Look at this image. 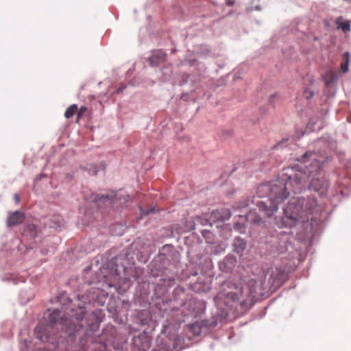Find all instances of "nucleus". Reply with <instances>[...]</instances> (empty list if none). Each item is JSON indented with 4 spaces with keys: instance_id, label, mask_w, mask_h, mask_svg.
<instances>
[{
    "instance_id": "nucleus-1",
    "label": "nucleus",
    "mask_w": 351,
    "mask_h": 351,
    "mask_svg": "<svg viewBox=\"0 0 351 351\" xmlns=\"http://www.w3.org/2000/svg\"><path fill=\"white\" fill-rule=\"evenodd\" d=\"M313 152H308L297 160L301 163L300 169L288 167L283 169L281 176L270 186V197L258 200L256 205L261 212L267 217L272 216L278 209V204L291 195L299 193L303 183L312 177L309 187L321 196L326 195L329 186L328 180L322 175L323 162L317 158Z\"/></svg>"
},
{
    "instance_id": "nucleus-2",
    "label": "nucleus",
    "mask_w": 351,
    "mask_h": 351,
    "mask_svg": "<svg viewBox=\"0 0 351 351\" xmlns=\"http://www.w3.org/2000/svg\"><path fill=\"white\" fill-rule=\"evenodd\" d=\"M321 211V206L318 204L315 197H293L283 208L282 225L292 228L298 222L304 223L309 221L313 225L319 218Z\"/></svg>"
},
{
    "instance_id": "nucleus-3",
    "label": "nucleus",
    "mask_w": 351,
    "mask_h": 351,
    "mask_svg": "<svg viewBox=\"0 0 351 351\" xmlns=\"http://www.w3.org/2000/svg\"><path fill=\"white\" fill-rule=\"evenodd\" d=\"M228 287L230 291L224 289L218 293L215 298L216 302L219 300H224L226 306L239 307L241 312L248 311L253 306L256 296L254 288L248 285L240 286L230 285Z\"/></svg>"
},
{
    "instance_id": "nucleus-4",
    "label": "nucleus",
    "mask_w": 351,
    "mask_h": 351,
    "mask_svg": "<svg viewBox=\"0 0 351 351\" xmlns=\"http://www.w3.org/2000/svg\"><path fill=\"white\" fill-rule=\"evenodd\" d=\"M64 314L61 315V311L57 308H48L43 316V324L46 326L53 327L57 323L66 327V329H72V324L74 319L80 322L82 320L85 306L80 304H74L69 300L68 304L62 308Z\"/></svg>"
},
{
    "instance_id": "nucleus-5",
    "label": "nucleus",
    "mask_w": 351,
    "mask_h": 351,
    "mask_svg": "<svg viewBox=\"0 0 351 351\" xmlns=\"http://www.w3.org/2000/svg\"><path fill=\"white\" fill-rule=\"evenodd\" d=\"M95 290L90 289L84 294L77 296V304L84 306L86 309V304H90L95 300ZM84 313H86V311ZM84 315H85V314H84ZM104 317L105 315L103 311L101 309H97L86 315L84 319V324H83L84 316H83L82 320L80 322H77L74 319V324H72V329H84L85 327L89 329H97Z\"/></svg>"
},
{
    "instance_id": "nucleus-6",
    "label": "nucleus",
    "mask_w": 351,
    "mask_h": 351,
    "mask_svg": "<svg viewBox=\"0 0 351 351\" xmlns=\"http://www.w3.org/2000/svg\"><path fill=\"white\" fill-rule=\"evenodd\" d=\"M171 330H161L160 337L164 336H169V340L173 341V348L174 349L178 350H182L186 347H188L190 346L191 343H192V341H193L192 339V337H198L201 335L202 330H187V333L186 334V337H180L179 335H176L175 332H173L172 334H170V332ZM173 332H176V330H173Z\"/></svg>"
},
{
    "instance_id": "nucleus-7",
    "label": "nucleus",
    "mask_w": 351,
    "mask_h": 351,
    "mask_svg": "<svg viewBox=\"0 0 351 351\" xmlns=\"http://www.w3.org/2000/svg\"><path fill=\"white\" fill-rule=\"evenodd\" d=\"M132 342L134 351H148L152 343L150 332L143 330L138 335L134 336Z\"/></svg>"
},
{
    "instance_id": "nucleus-8",
    "label": "nucleus",
    "mask_w": 351,
    "mask_h": 351,
    "mask_svg": "<svg viewBox=\"0 0 351 351\" xmlns=\"http://www.w3.org/2000/svg\"><path fill=\"white\" fill-rule=\"evenodd\" d=\"M287 273L280 268L272 269L269 273L268 284L269 289L275 290L281 287L287 280Z\"/></svg>"
},
{
    "instance_id": "nucleus-9",
    "label": "nucleus",
    "mask_w": 351,
    "mask_h": 351,
    "mask_svg": "<svg viewBox=\"0 0 351 351\" xmlns=\"http://www.w3.org/2000/svg\"><path fill=\"white\" fill-rule=\"evenodd\" d=\"M25 219V214L19 210L10 212L6 220L8 227H14L21 225Z\"/></svg>"
},
{
    "instance_id": "nucleus-10",
    "label": "nucleus",
    "mask_w": 351,
    "mask_h": 351,
    "mask_svg": "<svg viewBox=\"0 0 351 351\" xmlns=\"http://www.w3.org/2000/svg\"><path fill=\"white\" fill-rule=\"evenodd\" d=\"M230 217V209L225 208L214 210L210 214V219L214 221H224L228 220Z\"/></svg>"
},
{
    "instance_id": "nucleus-11",
    "label": "nucleus",
    "mask_w": 351,
    "mask_h": 351,
    "mask_svg": "<svg viewBox=\"0 0 351 351\" xmlns=\"http://www.w3.org/2000/svg\"><path fill=\"white\" fill-rule=\"evenodd\" d=\"M29 330H20L19 333V340L21 343V351H30L32 346V338L30 339H27V337L29 336Z\"/></svg>"
},
{
    "instance_id": "nucleus-12",
    "label": "nucleus",
    "mask_w": 351,
    "mask_h": 351,
    "mask_svg": "<svg viewBox=\"0 0 351 351\" xmlns=\"http://www.w3.org/2000/svg\"><path fill=\"white\" fill-rule=\"evenodd\" d=\"M167 60V53L162 50L154 51L149 57V64L151 66H158L165 62Z\"/></svg>"
},
{
    "instance_id": "nucleus-13",
    "label": "nucleus",
    "mask_w": 351,
    "mask_h": 351,
    "mask_svg": "<svg viewBox=\"0 0 351 351\" xmlns=\"http://www.w3.org/2000/svg\"><path fill=\"white\" fill-rule=\"evenodd\" d=\"M234 251L240 254L242 253L246 247V242L240 237H235L233 242Z\"/></svg>"
},
{
    "instance_id": "nucleus-14",
    "label": "nucleus",
    "mask_w": 351,
    "mask_h": 351,
    "mask_svg": "<svg viewBox=\"0 0 351 351\" xmlns=\"http://www.w3.org/2000/svg\"><path fill=\"white\" fill-rule=\"evenodd\" d=\"M23 232L32 238H36L38 236L37 226L33 223L27 224L24 227Z\"/></svg>"
},
{
    "instance_id": "nucleus-15",
    "label": "nucleus",
    "mask_w": 351,
    "mask_h": 351,
    "mask_svg": "<svg viewBox=\"0 0 351 351\" xmlns=\"http://www.w3.org/2000/svg\"><path fill=\"white\" fill-rule=\"evenodd\" d=\"M88 199L95 204H98L99 206H100L99 202L108 201L110 199V197L108 195H99L95 193H92L88 197Z\"/></svg>"
},
{
    "instance_id": "nucleus-16",
    "label": "nucleus",
    "mask_w": 351,
    "mask_h": 351,
    "mask_svg": "<svg viewBox=\"0 0 351 351\" xmlns=\"http://www.w3.org/2000/svg\"><path fill=\"white\" fill-rule=\"evenodd\" d=\"M152 322V319L149 317V314H146L144 316V314H142V317L137 318L136 323L141 326H149L150 327V323Z\"/></svg>"
},
{
    "instance_id": "nucleus-17",
    "label": "nucleus",
    "mask_w": 351,
    "mask_h": 351,
    "mask_svg": "<svg viewBox=\"0 0 351 351\" xmlns=\"http://www.w3.org/2000/svg\"><path fill=\"white\" fill-rule=\"evenodd\" d=\"M78 108L77 104L71 105L65 111L64 116L66 119L72 117L74 114H77Z\"/></svg>"
},
{
    "instance_id": "nucleus-18",
    "label": "nucleus",
    "mask_w": 351,
    "mask_h": 351,
    "mask_svg": "<svg viewBox=\"0 0 351 351\" xmlns=\"http://www.w3.org/2000/svg\"><path fill=\"white\" fill-rule=\"evenodd\" d=\"M337 27L341 29L344 33L350 31V22L346 21L345 22L339 23H337Z\"/></svg>"
},
{
    "instance_id": "nucleus-19",
    "label": "nucleus",
    "mask_w": 351,
    "mask_h": 351,
    "mask_svg": "<svg viewBox=\"0 0 351 351\" xmlns=\"http://www.w3.org/2000/svg\"><path fill=\"white\" fill-rule=\"evenodd\" d=\"M88 112V109L86 107L82 106L77 110V121H78L80 119L85 116V113Z\"/></svg>"
},
{
    "instance_id": "nucleus-20",
    "label": "nucleus",
    "mask_w": 351,
    "mask_h": 351,
    "mask_svg": "<svg viewBox=\"0 0 351 351\" xmlns=\"http://www.w3.org/2000/svg\"><path fill=\"white\" fill-rule=\"evenodd\" d=\"M314 90L306 88L304 90L303 95L306 99H311L314 95Z\"/></svg>"
},
{
    "instance_id": "nucleus-21",
    "label": "nucleus",
    "mask_w": 351,
    "mask_h": 351,
    "mask_svg": "<svg viewBox=\"0 0 351 351\" xmlns=\"http://www.w3.org/2000/svg\"><path fill=\"white\" fill-rule=\"evenodd\" d=\"M32 331L34 335H36V337L38 339H39V340L41 341H45L47 339V337H43V336H41V335L46 330H32Z\"/></svg>"
},
{
    "instance_id": "nucleus-22",
    "label": "nucleus",
    "mask_w": 351,
    "mask_h": 351,
    "mask_svg": "<svg viewBox=\"0 0 351 351\" xmlns=\"http://www.w3.org/2000/svg\"><path fill=\"white\" fill-rule=\"evenodd\" d=\"M197 221L199 222H200L203 226H206V225L210 223H209V219H206V218L204 219L202 217H197Z\"/></svg>"
},
{
    "instance_id": "nucleus-23",
    "label": "nucleus",
    "mask_w": 351,
    "mask_h": 351,
    "mask_svg": "<svg viewBox=\"0 0 351 351\" xmlns=\"http://www.w3.org/2000/svg\"><path fill=\"white\" fill-rule=\"evenodd\" d=\"M348 64L349 63H348V61H346L344 63L341 64V69L343 72L346 73L348 71Z\"/></svg>"
},
{
    "instance_id": "nucleus-24",
    "label": "nucleus",
    "mask_w": 351,
    "mask_h": 351,
    "mask_svg": "<svg viewBox=\"0 0 351 351\" xmlns=\"http://www.w3.org/2000/svg\"><path fill=\"white\" fill-rule=\"evenodd\" d=\"M330 75L332 77V79L326 80V84L327 86H328L332 82H335L337 80V77L333 74L331 73Z\"/></svg>"
},
{
    "instance_id": "nucleus-25",
    "label": "nucleus",
    "mask_w": 351,
    "mask_h": 351,
    "mask_svg": "<svg viewBox=\"0 0 351 351\" xmlns=\"http://www.w3.org/2000/svg\"><path fill=\"white\" fill-rule=\"evenodd\" d=\"M216 326H217L216 321H213L210 323L205 324V325H204V326H208V327H210V328L215 327Z\"/></svg>"
},
{
    "instance_id": "nucleus-26",
    "label": "nucleus",
    "mask_w": 351,
    "mask_h": 351,
    "mask_svg": "<svg viewBox=\"0 0 351 351\" xmlns=\"http://www.w3.org/2000/svg\"><path fill=\"white\" fill-rule=\"evenodd\" d=\"M225 3L228 6H232L235 3V0H225Z\"/></svg>"
},
{
    "instance_id": "nucleus-27",
    "label": "nucleus",
    "mask_w": 351,
    "mask_h": 351,
    "mask_svg": "<svg viewBox=\"0 0 351 351\" xmlns=\"http://www.w3.org/2000/svg\"><path fill=\"white\" fill-rule=\"evenodd\" d=\"M343 58L345 59V62L348 61V63L350 62V53H349V52H345L343 53Z\"/></svg>"
},
{
    "instance_id": "nucleus-28",
    "label": "nucleus",
    "mask_w": 351,
    "mask_h": 351,
    "mask_svg": "<svg viewBox=\"0 0 351 351\" xmlns=\"http://www.w3.org/2000/svg\"><path fill=\"white\" fill-rule=\"evenodd\" d=\"M14 199L16 204L20 203V202H21L20 196L17 193L14 194Z\"/></svg>"
},
{
    "instance_id": "nucleus-29",
    "label": "nucleus",
    "mask_w": 351,
    "mask_h": 351,
    "mask_svg": "<svg viewBox=\"0 0 351 351\" xmlns=\"http://www.w3.org/2000/svg\"><path fill=\"white\" fill-rule=\"evenodd\" d=\"M254 221L258 224H260L263 222L261 218H260V217L256 218V219H254Z\"/></svg>"
},
{
    "instance_id": "nucleus-30",
    "label": "nucleus",
    "mask_w": 351,
    "mask_h": 351,
    "mask_svg": "<svg viewBox=\"0 0 351 351\" xmlns=\"http://www.w3.org/2000/svg\"><path fill=\"white\" fill-rule=\"evenodd\" d=\"M125 88H126V85L123 84L121 88H120L119 90H117V93H121Z\"/></svg>"
},
{
    "instance_id": "nucleus-31",
    "label": "nucleus",
    "mask_w": 351,
    "mask_h": 351,
    "mask_svg": "<svg viewBox=\"0 0 351 351\" xmlns=\"http://www.w3.org/2000/svg\"><path fill=\"white\" fill-rule=\"evenodd\" d=\"M202 235H203L204 237H206V234H210V231H208V230H203V231L202 232Z\"/></svg>"
},
{
    "instance_id": "nucleus-32",
    "label": "nucleus",
    "mask_w": 351,
    "mask_h": 351,
    "mask_svg": "<svg viewBox=\"0 0 351 351\" xmlns=\"http://www.w3.org/2000/svg\"><path fill=\"white\" fill-rule=\"evenodd\" d=\"M45 176L43 175V174H40L38 176V179H41V178L44 177Z\"/></svg>"
},
{
    "instance_id": "nucleus-33",
    "label": "nucleus",
    "mask_w": 351,
    "mask_h": 351,
    "mask_svg": "<svg viewBox=\"0 0 351 351\" xmlns=\"http://www.w3.org/2000/svg\"><path fill=\"white\" fill-rule=\"evenodd\" d=\"M112 344L115 349L118 348V346H117L114 343H112Z\"/></svg>"
},
{
    "instance_id": "nucleus-34",
    "label": "nucleus",
    "mask_w": 351,
    "mask_h": 351,
    "mask_svg": "<svg viewBox=\"0 0 351 351\" xmlns=\"http://www.w3.org/2000/svg\"><path fill=\"white\" fill-rule=\"evenodd\" d=\"M38 351H49V350H46V349H39Z\"/></svg>"
},
{
    "instance_id": "nucleus-35",
    "label": "nucleus",
    "mask_w": 351,
    "mask_h": 351,
    "mask_svg": "<svg viewBox=\"0 0 351 351\" xmlns=\"http://www.w3.org/2000/svg\"><path fill=\"white\" fill-rule=\"evenodd\" d=\"M189 329H193V326L192 325H189Z\"/></svg>"
},
{
    "instance_id": "nucleus-36",
    "label": "nucleus",
    "mask_w": 351,
    "mask_h": 351,
    "mask_svg": "<svg viewBox=\"0 0 351 351\" xmlns=\"http://www.w3.org/2000/svg\"><path fill=\"white\" fill-rule=\"evenodd\" d=\"M282 143V142H279V143L276 145V146H277V147H278V146H280V145H281V143Z\"/></svg>"
},
{
    "instance_id": "nucleus-37",
    "label": "nucleus",
    "mask_w": 351,
    "mask_h": 351,
    "mask_svg": "<svg viewBox=\"0 0 351 351\" xmlns=\"http://www.w3.org/2000/svg\"><path fill=\"white\" fill-rule=\"evenodd\" d=\"M310 82H311V84H312L313 83H314V82H315V80H311Z\"/></svg>"
},
{
    "instance_id": "nucleus-38",
    "label": "nucleus",
    "mask_w": 351,
    "mask_h": 351,
    "mask_svg": "<svg viewBox=\"0 0 351 351\" xmlns=\"http://www.w3.org/2000/svg\"><path fill=\"white\" fill-rule=\"evenodd\" d=\"M345 1H347L348 3H351V0H344Z\"/></svg>"
},
{
    "instance_id": "nucleus-39",
    "label": "nucleus",
    "mask_w": 351,
    "mask_h": 351,
    "mask_svg": "<svg viewBox=\"0 0 351 351\" xmlns=\"http://www.w3.org/2000/svg\"><path fill=\"white\" fill-rule=\"evenodd\" d=\"M34 329H35V330L39 329V328H38V326H36V327L34 328Z\"/></svg>"
}]
</instances>
